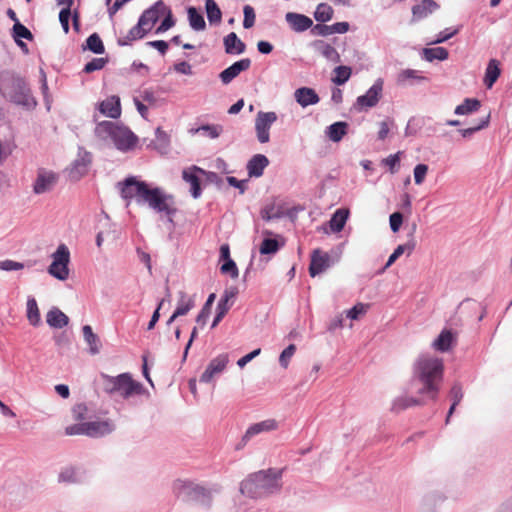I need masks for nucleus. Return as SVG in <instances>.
Returning <instances> with one entry per match:
<instances>
[{"mask_svg": "<svg viewBox=\"0 0 512 512\" xmlns=\"http://www.w3.org/2000/svg\"><path fill=\"white\" fill-rule=\"evenodd\" d=\"M420 73L421 72L418 70L404 69L399 72V74L397 76V83L399 85H405L407 83L409 85H414L416 83L428 81V78L425 76H422Z\"/></svg>", "mask_w": 512, "mask_h": 512, "instance_id": "72a5a7b5", "label": "nucleus"}, {"mask_svg": "<svg viewBox=\"0 0 512 512\" xmlns=\"http://www.w3.org/2000/svg\"><path fill=\"white\" fill-rule=\"evenodd\" d=\"M428 172V165L424 163H419L414 167L413 174H414V181L415 184L421 185Z\"/></svg>", "mask_w": 512, "mask_h": 512, "instance_id": "0e129e2a", "label": "nucleus"}, {"mask_svg": "<svg viewBox=\"0 0 512 512\" xmlns=\"http://www.w3.org/2000/svg\"><path fill=\"white\" fill-rule=\"evenodd\" d=\"M349 217V210L345 208L337 209L329 220V227L331 231L338 233L341 232Z\"/></svg>", "mask_w": 512, "mask_h": 512, "instance_id": "e433bc0d", "label": "nucleus"}, {"mask_svg": "<svg viewBox=\"0 0 512 512\" xmlns=\"http://www.w3.org/2000/svg\"><path fill=\"white\" fill-rule=\"evenodd\" d=\"M215 299H216L215 293L209 294L208 298L206 299V302L202 306L199 314L197 315L196 322L201 327H203L206 324V322L211 314V309H212Z\"/></svg>", "mask_w": 512, "mask_h": 512, "instance_id": "603ef678", "label": "nucleus"}, {"mask_svg": "<svg viewBox=\"0 0 512 512\" xmlns=\"http://www.w3.org/2000/svg\"><path fill=\"white\" fill-rule=\"evenodd\" d=\"M0 92L11 103L26 110H33L37 106L26 79L15 71L0 72Z\"/></svg>", "mask_w": 512, "mask_h": 512, "instance_id": "20e7f679", "label": "nucleus"}, {"mask_svg": "<svg viewBox=\"0 0 512 512\" xmlns=\"http://www.w3.org/2000/svg\"><path fill=\"white\" fill-rule=\"evenodd\" d=\"M87 436L102 437L114 431L115 425L110 420L86 422Z\"/></svg>", "mask_w": 512, "mask_h": 512, "instance_id": "cd10ccee", "label": "nucleus"}, {"mask_svg": "<svg viewBox=\"0 0 512 512\" xmlns=\"http://www.w3.org/2000/svg\"><path fill=\"white\" fill-rule=\"evenodd\" d=\"M384 81L378 78L365 94L357 97L353 108L356 111L375 107L382 97Z\"/></svg>", "mask_w": 512, "mask_h": 512, "instance_id": "9d476101", "label": "nucleus"}, {"mask_svg": "<svg viewBox=\"0 0 512 512\" xmlns=\"http://www.w3.org/2000/svg\"><path fill=\"white\" fill-rule=\"evenodd\" d=\"M82 50H88L94 54H104L105 46L99 34L94 32L82 44Z\"/></svg>", "mask_w": 512, "mask_h": 512, "instance_id": "ea45409f", "label": "nucleus"}, {"mask_svg": "<svg viewBox=\"0 0 512 512\" xmlns=\"http://www.w3.org/2000/svg\"><path fill=\"white\" fill-rule=\"evenodd\" d=\"M389 223L392 232H398L403 224V214L399 211L392 213L389 217Z\"/></svg>", "mask_w": 512, "mask_h": 512, "instance_id": "774afa93", "label": "nucleus"}, {"mask_svg": "<svg viewBox=\"0 0 512 512\" xmlns=\"http://www.w3.org/2000/svg\"><path fill=\"white\" fill-rule=\"evenodd\" d=\"M481 107V101L477 98H465L463 103L456 106L454 113L456 115H469L476 112Z\"/></svg>", "mask_w": 512, "mask_h": 512, "instance_id": "a18cd8bd", "label": "nucleus"}, {"mask_svg": "<svg viewBox=\"0 0 512 512\" xmlns=\"http://www.w3.org/2000/svg\"><path fill=\"white\" fill-rule=\"evenodd\" d=\"M46 322L51 328L61 329L69 324V317L58 307H52L46 314Z\"/></svg>", "mask_w": 512, "mask_h": 512, "instance_id": "c756f323", "label": "nucleus"}, {"mask_svg": "<svg viewBox=\"0 0 512 512\" xmlns=\"http://www.w3.org/2000/svg\"><path fill=\"white\" fill-rule=\"evenodd\" d=\"M333 72L335 75L331 79L332 82L337 86H342L350 79L352 68L350 66L339 65L334 68Z\"/></svg>", "mask_w": 512, "mask_h": 512, "instance_id": "8fccbe9b", "label": "nucleus"}, {"mask_svg": "<svg viewBox=\"0 0 512 512\" xmlns=\"http://www.w3.org/2000/svg\"><path fill=\"white\" fill-rule=\"evenodd\" d=\"M283 471V468H268L249 474L240 483L241 494L251 499H261L279 492Z\"/></svg>", "mask_w": 512, "mask_h": 512, "instance_id": "7ed1b4c3", "label": "nucleus"}, {"mask_svg": "<svg viewBox=\"0 0 512 512\" xmlns=\"http://www.w3.org/2000/svg\"><path fill=\"white\" fill-rule=\"evenodd\" d=\"M238 294V288L236 286L226 289L217 303L216 315L214 316L211 328H215L228 313L231 305L228 303L229 299L236 297Z\"/></svg>", "mask_w": 512, "mask_h": 512, "instance_id": "2eb2a0df", "label": "nucleus"}, {"mask_svg": "<svg viewBox=\"0 0 512 512\" xmlns=\"http://www.w3.org/2000/svg\"><path fill=\"white\" fill-rule=\"evenodd\" d=\"M220 488H207L190 479H175L172 483V493L183 503L195 504L206 510L212 507L213 493H219Z\"/></svg>", "mask_w": 512, "mask_h": 512, "instance_id": "39448f33", "label": "nucleus"}, {"mask_svg": "<svg viewBox=\"0 0 512 512\" xmlns=\"http://www.w3.org/2000/svg\"><path fill=\"white\" fill-rule=\"evenodd\" d=\"M92 162V155L88 151L79 152L78 158L72 163L69 175L71 179L79 180L84 176Z\"/></svg>", "mask_w": 512, "mask_h": 512, "instance_id": "6ab92c4d", "label": "nucleus"}, {"mask_svg": "<svg viewBox=\"0 0 512 512\" xmlns=\"http://www.w3.org/2000/svg\"><path fill=\"white\" fill-rule=\"evenodd\" d=\"M58 175L53 171L39 168L33 184V192L37 195L49 192L57 183Z\"/></svg>", "mask_w": 512, "mask_h": 512, "instance_id": "ddd939ff", "label": "nucleus"}, {"mask_svg": "<svg viewBox=\"0 0 512 512\" xmlns=\"http://www.w3.org/2000/svg\"><path fill=\"white\" fill-rule=\"evenodd\" d=\"M295 101L303 108L319 103L320 97L315 89L310 87H300L294 92Z\"/></svg>", "mask_w": 512, "mask_h": 512, "instance_id": "b1692460", "label": "nucleus"}, {"mask_svg": "<svg viewBox=\"0 0 512 512\" xmlns=\"http://www.w3.org/2000/svg\"><path fill=\"white\" fill-rule=\"evenodd\" d=\"M344 243H341L337 247L336 259L331 260L328 253L322 252L320 249H314L311 253V260L309 264V274L311 277H315L320 273L324 272L327 268L337 262L342 253V247Z\"/></svg>", "mask_w": 512, "mask_h": 512, "instance_id": "1a4fd4ad", "label": "nucleus"}, {"mask_svg": "<svg viewBox=\"0 0 512 512\" xmlns=\"http://www.w3.org/2000/svg\"><path fill=\"white\" fill-rule=\"evenodd\" d=\"M94 132L102 140L110 138L116 148L123 152L133 149L138 142V137L127 126L112 121L99 122Z\"/></svg>", "mask_w": 512, "mask_h": 512, "instance_id": "423d86ee", "label": "nucleus"}, {"mask_svg": "<svg viewBox=\"0 0 512 512\" xmlns=\"http://www.w3.org/2000/svg\"><path fill=\"white\" fill-rule=\"evenodd\" d=\"M265 234L268 237H264L260 247L259 252L261 255H273L276 254L283 246L284 240L281 236L271 237L273 234L270 231H265Z\"/></svg>", "mask_w": 512, "mask_h": 512, "instance_id": "5701e85b", "label": "nucleus"}, {"mask_svg": "<svg viewBox=\"0 0 512 512\" xmlns=\"http://www.w3.org/2000/svg\"><path fill=\"white\" fill-rule=\"evenodd\" d=\"M187 16L190 27L195 31L206 29V22L202 12L194 6L187 7Z\"/></svg>", "mask_w": 512, "mask_h": 512, "instance_id": "4c0bfd02", "label": "nucleus"}, {"mask_svg": "<svg viewBox=\"0 0 512 512\" xmlns=\"http://www.w3.org/2000/svg\"><path fill=\"white\" fill-rule=\"evenodd\" d=\"M196 169H202L199 166L192 165L189 168H186L182 171V179L189 183L190 189L189 192L194 199H198L202 195V180L201 174L198 173Z\"/></svg>", "mask_w": 512, "mask_h": 512, "instance_id": "4468645a", "label": "nucleus"}, {"mask_svg": "<svg viewBox=\"0 0 512 512\" xmlns=\"http://www.w3.org/2000/svg\"><path fill=\"white\" fill-rule=\"evenodd\" d=\"M205 10L210 24H219L222 20V11L214 0H206Z\"/></svg>", "mask_w": 512, "mask_h": 512, "instance_id": "3c124183", "label": "nucleus"}, {"mask_svg": "<svg viewBox=\"0 0 512 512\" xmlns=\"http://www.w3.org/2000/svg\"><path fill=\"white\" fill-rule=\"evenodd\" d=\"M367 307L368 306L363 303H357L346 311V317L351 320H358L361 315L366 313Z\"/></svg>", "mask_w": 512, "mask_h": 512, "instance_id": "69168bd1", "label": "nucleus"}, {"mask_svg": "<svg viewBox=\"0 0 512 512\" xmlns=\"http://www.w3.org/2000/svg\"><path fill=\"white\" fill-rule=\"evenodd\" d=\"M277 114L273 111H258L255 117V132L257 140L261 144L270 141V128L277 121Z\"/></svg>", "mask_w": 512, "mask_h": 512, "instance_id": "9b49d317", "label": "nucleus"}, {"mask_svg": "<svg viewBox=\"0 0 512 512\" xmlns=\"http://www.w3.org/2000/svg\"><path fill=\"white\" fill-rule=\"evenodd\" d=\"M220 273L223 275H229L232 279H236L239 276L238 267L233 259H228L220 262Z\"/></svg>", "mask_w": 512, "mask_h": 512, "instance_id": "6e6d98bb", "label": "nucleus"}, {"mask_svg": "<svg viewBox=\"0 0 512 512\" xmlns=\"http://www.w3.org/2000/svg\"><path fill=\"white\" fill-rule=\"evenodd\" d=\"M225 53L229 55L242 54L245 52V43L237 36L235 32H231L223 39Z\"/></svg>", "mask_w": 512, "mask_h": 512, "instance_id": "c85d7f7f", "label": "nucleus"}, {"mask_svg": "<svg viewBox=\"0 0 512 512\" xmlns=\"http://www.w3.org/2000/svg\"><path fill=\"white\" fill-rule=\"evenodd\" d=\"M161 154H167L170 150V136L161 128L155 130V140L150 145Z\"/></svg>", "mask_w": 512, "mask_h": 512, "instance_id": "473e14b6", "label": "nucleus"}, {"mask_svg": "<svg viewBox=\"0 0 512 512\" xmlns=\"http://www.w3.org/2000/svg\"><path fill=\"white\" fill-rule=\"evenodd\" d=\"M229 362L228 354L223 353L213 358L200 376V382L209 383L215 374L221 373Z\"/></svg>", "mask_w": 512, "mask_h": 512, "instance_id": "dca6fc26", "label": "nucleus"}, {"mask_svg": "<svg viewBox=\"0 0 512 512\" xmlns=\"http://www.w3.org/2000/svg\"><path fill=\"white\" fill-rule=\"evenodd\" d=\"M285 19L290 28L297 33L304 32L310 28L312 29L314 26L312 19L304 14L288 12L285 15Z\"/></svg>", "mask_w": 512, "mask_h": 512, "instance_id": "aec40b11", "label": "nucleus"}, {"mask_svg": "<svg viewBox=\"0 0 512 512\" xmlns=\"http://www.w3.org/2000/svg\"><path fill=\"white\" fill-rule=\"evenodd\" d=\"M120 196L125 200L126 206H129L132 199H135L138 205L147 204L157 213H164L167 221L174 225L173 217L177 209L173 206L174 196L167 194L160 187H154L146 181L130 175L116 184Z\"/></svg>", "mask_w": 512, "mask_h": 512, "instance_id": "f257e3e1", "label": "nucleus"}, {"mask_svg": "<svg viewBox=\"0 0 512 512\" xmlns=\"http://www.w3.org/2000/svg\"><path fill=\"white\" fill-rule=\"evenodd\" d=\"M489 123H490V113L486 117L482 118L476 126L465 128V129H460L458 131L463 138H471L476 132L488 127Z\"/></svg>", "mask_w": 512, "mask_h": 512, "instance_id": "5fc2aeb1", "label": "nucleus"}, {"mask_svg": "<svg viewBox=\"0 0 512 512\" xmlns=\"http://www.w3.org/2000/svg\"><path fill=\"white\" fill-rule=\"evenodd\" d=\"M11 36L15 42L22 41V39H26L28 41H32L34 39L32 32L19 20H16V23L13 25L11 29Z\"/></svg>", "mask_w": 512, "mask_h": 512, "instance_id": "de8ad7c7", "label": "nucleus"}, {"mask_svg": "<svg viewBox=\"0 0 512 512\" xmlns=\"http://www.w3.org/2000/svg\"><path fill=\"white\" fill-rule=\"evenodd\" d=\"M349 124L345 121H337L329 125L326 130V136L334 143L340 142L348 133Z\"/></svg>", "mask_w": 512, "mask_h": 512, "instance_id": "2f4dec72", "label": "nucleus"}, {"mask_svg": "<svg viewBox=\"0 0 512 512\" xmlns=\"http://www.w3.org/2000/svg\"><path fill=\"white\" fill-rule=\"evenodd\" d=\"M277 428L278 422L275 419H266L261 422L254 423L247 428L240 442L236 444L235 449L241 450L254 436L263 432L274 431Z\"/></svg>", "mask_w": 512, "mask_h": 512, "instance_id": "f8f14e48", "label": "nucleus"}, {"mask_svg": "<svg viewBox=\"0 0 512 512\" xmlns=\"http://www.w3.org/2000/svg\"><path fill=\"white\" fill-rule=\"evenodd\" d=\"M333 14L334 10L329 4L320 3L317 5L313 16L319 23H326L332 19Z\"/></svg>", "mask_w": 512, "mask_h": 512, "instance_id": "864d4df0", "label": "nucleus"}, {"mask_svg": "<svg viewBox=\"0 0 512 512\" xmlns=\"http://www.w3.org/2000/svg\"><path fill=\"white\" fill-rule=\"evenodd\" d=\"M316 50L328 61L333 63H340L341 57L338 51L329 43H326L322 40H316L313 43Z\"/></svg>", "mask_w": 512, "mask_h": 512, "instance_id": "c9c22d12", "label": "nucleus"}, {"mask_svg": "<svg viewBox=\"0 0 512 512\" xmlns=\"http://www.w3.org/2000/svg\"><path fill=\"white\" fill-rule=\"evenodd\" d=\"M462 27V25H458L455 28H445L437 35V38L433 42H431V44H440L448 41L449 39L457 35L461 31Z\"/></svg>", "mask_w": 512, "mask_h": 512, "instance_id": "13d9d810", "label": "nucleus"}, {"mask_svg": "<svg viewBox=\"0 0 512 512\" xmlns=\"http://www.w3.org/2000/svg\"><path fill=\"white\" fill-rule=\"evenodd\" d=\"M226 181L229 186L238 189L240 194H244L248 188L247 184L249 182V179L239 180L234 176H227Z\"/></svg>", "mask_w": 512, "mask_h": 512, "instance_id": "338daca9", "label": "nucleus"}, {"mask_svg": "<svg viewBox=\"0 0 512 512\" xmlns=\"http://www.w3.org/2000/svg\"><path fill=\"white\" fill-rule=\"evenodd\" d=\"M195 306L194 297L187 295L185 291L178 292V301L175 309V316H184Z\"/></svg>", "mask_w": 512, "mask_h": 512, "instance_id": "58836bf2", "label": "nucleus"}, {"mask_svg": "<svg viewBox=\"0 0 512 512\" xmlns=\"http://www.w3.org/2000/svg\"><path fill=\"white\" fill-rule=\"evenodd\" d=\"M196 170L202 175V177L205 178V182L207 184H214L218 189H221L223 185V179L216 172L207 171L203 168Z\"/></svg>", "mask_w": 512, "mask_h": 512, "instance_id": "bf43d9fd", "label": "nucleus"}, {"mask_svg": "<svg viewBox=\"0 0 512 512\" xmlns=\"http://www.w3.org/2000/svg\"><path fill=\"white\" fill-rule=\"evenodd\" d=\"M427 402V398L425 396H419L411 394L402 395L393 400L391 411L394 413H400L410 407L414 406H424Z\"/></svg>", "mask_w": 512, "mask_h": 512, "instance_id": "a211bd4d", "label": "nucleus"}, {"mask_svg": "<svg viewBox=\"0 0 512 512\" xmlns=\"http://www.w3.org/2000/svg\"><path fill=\"white\" fill-rule=\"evenodd\" d=\"M455 340V334L452 332V330L444 329L433 341L432 346L434 347L435 350L439 352H448L452 348V345L455 342Z\"/></svg>", "mask_w": 512, "mask_h": 512, "instance_id": "7c9ffc66", "label": "nucleus"}, {"mask_svg": "<svg viewBox=\"0 0 512 512\" xmlns=\"http://www.w3.org/2000/svg\"><path fill=\"white\" fill-rule=\"evenodd\" d=\"M151 30V26L149 28H145L143 25H140L138 21L136 25H134L127 33L124 38H119L117 43L119 46H127L132 41L142 39L149 31Z\"/></svg>", "mask_w": 512, "mask_h": 512, "instance_id": "f704fd0d", "label": "nucleus"}, {"mask_svg": "<svg viewBox=\"0 0 512 512\" xmlns=\"http://www.w3.org/2000/svg\"><path fill=\"white\" fill-rule=\"evenodd\" d=\"M250 66L251 60L249 58H242L221 71L219 74V79L224 85H227L232 82L241 72L248 70Z\"/></svg>", "mask_w": 512, "mask_h": 512, "instance_id": "f3484780", "label": "nucleus"}, {"mask_svg": "<svg viewBox=\"0 0 512 512\" xmlns=\"http://www.w3.org/2000/svg\"><path fill=\"white\" fill-rule=\"evenodd\" d=\"M108 63V58H93L91 61L87 62L82 72L85 74H90L94 71L101 70Z\"/></svg>", "mask_w": 512, "mask_h": 512, "instance_id": "4d7b16f0", "label": "nucleus"}, {"mask_svg": "<svg viewBox=\"0 0 512 512\" xmlns=\"http://www.w3.org/2000/svg\"><path fill=\"white\" fill-rule=\"evenodd\" d=\"M165 7L163 0L156 1L152 6L143 11L138 21L144 27L148 24L154 25L162 16V10Z\"/></svg>", "mask_w": 512, "mask_h": 512, "instance_id": "393cba45", "label": "nucleus"}, {"mask_svg": "<svg viewBox=\"0 0 512 512\" xmlns=\"http://www.w3.org/2000/svg\"><path fill=\"white\" fill-rule=\"evenodd\" d=\"M82 331L84 340L89 345V352L92 355L98 354L101 346L98 335H96L93 332L92 327L90 325H84L82 327Z\"/></svg>", "mask_w": 512, "mask_h": 512, "instance_id": "79ce46f5", "label": "nucleus"}, {"mask_svg": "<svg viewBox=\"0 0 512 512\" xmlns=\"http://www.w3.org/2000/svg\"><path fill=\"white\" fill-rule=\"evenodd\" d=\"M70 251L65 244H60L52 254V262L48 273L54 278L65 281L69 276Z\"/></svg>", "mask_w": 512, "mask_h": 512, "instance_id": "6e6552de", "label": "nucleus"}, {"mask_svg": "<svg viewBox=\"0 0 512 512\" xmlns=\"http://www.w3.org/2000/svg\"><path fill=\"white\" fill-rule=\"evenodd\" d=\"M440 8L434 0H422L420 4L412 6V21H419Z\"/></svg>", "mask_w": 512, "mask_h": 512, "instance_id": "bb28decb", "label": "nucleus"}, {"mask_svg": "<svg viewBox=\"0 0 512 512\" xmlns=\"http://www.w3.org/2000/svg\"><path fill=\"white\" fill-rule=\"evenodd\" d=\"M99 111L112 119H118L121 116L120 98L113 95L99 104Z\"/></svg>", "mask_w": 512, "mask_h": 512, "instance_id": "a878e982", "label": "nucleus"}, {"mask_svg": "<svg viewBox=\"0 0 512 512\" xmlns=\"http://www.w3.org/2000/svg\"><path fill=\"white\" fill-rule=\"evenodd\" d=\"M416 243L414 240L408 241L405 244L398 245L392 254L389 256L385 266L382 268V272L389 268L401 255H403L406 251L408 255L413 252L415 249Z\"/></svg>", "mask_w": 512, "mask_h": 512, "instance_id": "37998d69", "label": "nucleus"}, {"mask_svg": "<svg viewBox=\"0 0 512 512\" xmlns=\"http://www.w3.org/2000/svg\"><path fill=\"white\" fill-rule=\"evenodd\" d=\"M401 154L402 152L398 151L397 153L391 154L383 160L384 164L388 166L392 174L396 173L400 167Z\"/></svg>", "mask_w": 512, "mask_h": 512, "instance_id": "680f3d73", "label": "nucleus"}, {"mask_svg": "<svg viewBox=\"0 0 512 512\" xmlns=\"http://www.w3.org/2000/svg\"><path fill=\"white\" fill-rule=\"evenodd\" d=\"M27 319L34 327L41 324L40 311L35 298L32 296H29L27 299Z\"/></svg>", "mask_w": 512, "mask_h": 512, "instance_id": "49530a36", "label": "nucleus"}, {"mask_svg": "<svg viewBox=\"0 0 512 512\" xmlns=\"http://www.w3.org/2000/svg\"><path fill=\"white\" fill-rule=\"evenodd\" d=\"M270 161L264 154L253 155L246 164L248 176L250 178H259L263 175L264 170L268 167Z\"/></svg>", "mask_w": 512, "mask_h": 512, "instance_id": "412c9836", "label": "nucleus"}, {"mask_svg": "<svg viewBox=\"0 0 512 512\" xmlns=\"http://www.w3.org/2000/svg\"><path fill=\"white\" fill-rule=\"evenodd\" d=\"M162 16H164L160 25L157 27L155 33L160 34L168 31L176 24V18L174 17L172 10L165 4V7L162 10Z\"/></svg>", "mask_w": 512, "mask_h": 512, "instance_id": "09e8293b", "label": "nucleus"}, {"mask_svg": "<svg viewBox=\"0 0 512 512\" xmlns=\"http://www.w3.org/2000/svg\"><path fill=\"white\" fill-rule=\"evenodd\" d=\"M296 351V346L294 344H289L280 354L279 356V364L283 368H287L289 365V361L291 357L294 355Z\"/></svg>", "mask_w": 512, "mask_h": 512, "instance_id": "e2e57ef3", "label": "nucleus"}, {"mask_svg": "<svg viewBox=\"0 0 512 512\" xmlns=\"http://www.w3.org/2000/svg\"><path fill=\"white\" fill-rule=\"evenodd\" d=\"M444 379V362L441 358L422 354L412 366V374L406 386V394L425 396L437 401Z\"/></svg>", "mask_w": 512, "mask_h": 512, "instance_id": "f03ea898", "label": "nucleus"}, {"mask_svg": "<svg viewBox=\"0 0 512 512\" xmlns=\"http://www.w3.org/2000/svg\"><path fill=\"white\" fill-rule=\"evenodd\" d=\"M243 13H244L243 27L245 29L252 28L255 24V18H256L254 8L250 5H245L243 7Z\"/></svg>", "mask_w": 512, "mask_h": 512, "instance_id": "052dcab7", "label": "nucleus"}, {"mask_svg": "<svg viewBox=\"0 0 512 512\" xmlns=\"http://www.w3.org/2000/svg\"><path fill=\"white\" fill-rule=\"evenodd\" d=\"M501 74V70L499 67V61L496 59H491L488 62V65L485 70L484 76V84L487 88H491L494 83L498 80Z\"/></svg>", "mask_w": 512, "mask_h": 512, "instance_id": "a19ab883", "label": "nucleus"}, {"mask_svg": "<svg viewBox=\"0 0 512 512\" xmlns=\"http://www.w3.org/2000/svg\"><path fill=\"white\" fill-rule=\"evenodd\" d=\"M100 376L103 380V390L109 395L119 394L123 399H129L134 395L148 393L142 383L135 381L128 372L117 376L101 373Z\"/></svg>", "mask_w": 512, "mask_h": 512, "instance_id": "0eeeda50", "label": "nucleus"}, {"mask_svg": "<svg viewBox=\"0 0 512 512\" xmlns=\"http://www.w3.org/2000/svg\"><path fill=\"white\" fill-rule=\"evenodd\" d=\"M421 56L428 62H433L434 60L444 61L448 59L449 52L444 47L423 48Z\"/></svg>", "mask_w": 512, "mask_h": 512, "instance_id": "c03bdc74", "label": "nucleus"}, {"mask_svg": "<svg viewBox=\"0 0 512 512\" xmlns=\"http://www.w3.org/2000/svg\"><path fill=\"white\" fill-rule=\"evenodd\" d=\"M349 28L350 25L348 22H337L332 25L318 23L312 27L311 33L313 35L326 37L334 33L344 34L349 31Z\"/></svg>", "mask_w": 512, "mask_h": 512, "instance_id": "4be33fe9", "label": "nucleus"}]
</instances>
